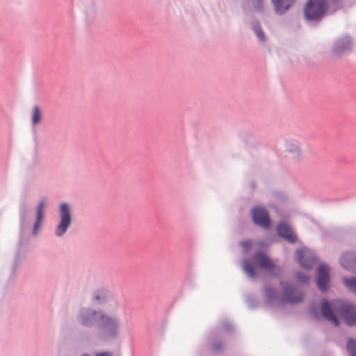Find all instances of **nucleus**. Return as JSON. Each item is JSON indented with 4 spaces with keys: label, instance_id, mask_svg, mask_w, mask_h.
<instances>
[{
    "label": "nucleus",
    "instance_id": "obj_3",
    "mask_svg": "<svg viewBox=\"0 0 356 356\" xmlns=\"http://www.w3.org/2000/svg\"><path fill=\"white\" fill-rule=\"evenodd\" d=\"M326 9V0H308L304 10L305 17L309 20H320Z\"/></svg>",
    "mask_w": 356,
    "mask_h": 356
},
{
    "label": "nucleus",
    "instance_id": "obj_24",
    "mask_svg": "<svg viewBox=\"0 0 356 356\" xmlns=\"http://www.w3.org/2000/svg\"><path fill=\"white\" fill-rule=\"evenodd\" d=\"M273 289H270V288H267V289H266V296H268L269 298H273Z\"/></svg>",
    "mask_w": 356,
    "mask_h": 356
},
{
    "label": "nucleus",
    "instance_id": "obj_14",
    "mask_svg": "<svg viewBox=\"0 0 356 356\" xmlns=\"http://www.w3.org/2000/svg\"><path fill=\"white\" fill-rule=\"evenodd\" d=\"M243 267L245 273L250 277H254L256 275V270L252 263L248 260L245 259L243 262Z\"/></svg>",
    "mask_w": 356,
    "mask_h": 356
},
{
    "label": "nucleus",
    "instance_id": "obj_19",
    "mask_svg": "<svg viewBox=\"0 0 356 356\" xmlns=\"http://www.w3.org/2000/svg\"><path fill=\"white\" fill-rule=\"evenodd\" d=\"M345 283L350 291L356 293V279L345 280Z\"/></svg>",
    "mask_w": 356,
    "mask_h": 356
},
{
    "label": "nucleus",
    "instance_id": "obj_23",
    "mask_svg": "<svg viewBox=\"0 0 356 356\" xmlns=\"http://www.w3.org/2000/svg\"><path fill=\"white\" fill-rule=\"evenodd\" d=\"M222 346L223 344L221 342H217L213 346L212 349L213 350L217 352L220 350L222 348Z\"/></svg>",
    "mask_w": 356,
    "mask_h": 356
},
{
    "label": "nucleus",
    "instance_id": "obj_13",
    "mask_svg": "<svg viewBox=\"0 0 356 356\" xmlns=\"http://www.w3.org/2000/svg\"><path fill=\"white\" fill-rule=\"evenodd\" d=\"M45 207V201L42 200L41 201L37 208V213H36V221L33 226V234H36L38 231L39 230L40 227L42 225V221L44 217V209Z\"/></svg>",
    "mask_w": 356,
    "mask_h": 356
},
{
    "label": "nucleus",
    "instance_id": "obj_16",
    "mask_svg": "<svg viewBox=\"0 0 356 356\" xmlns=\"http://www.w3.org/2000/svg\"><path fill=\"white\" fill-rule=\"evenodd\" d=\"M288 150L294 154L296 156H300L301 154L300 146L298 143H291L287 145Z\"/></svg>",
    "mask_w": 356,
    "mask_h": 356
},
{
    "label": "nucleus",
    "instance_id": "obj_12",
    "mask_svg": "<svg viewBox=\"0 0 356 356\" xmlns=\"http://www.w3.org/2000/svg\"><path fill=\"white\" fill-rule=\"evenodd\" d=\"M277 13L283 14L295 2L296 0H271Z\"/></svg>",
    "mask_w": 356,
    "mask_h": 356
},
{
    "label": "nucleus",
    "instance_id": "obj_25",
    "mask_svg": "<svg viewBox=\"0 0 356 356\" xmlns=\"http://www.w3.org/2000/svg\"><path fill=\"white\" fill-rule=\"evenodd\" d=\"M96 356H112V355L110 353H102L97 354Z\"/></svg>",
    "mask_w": 356,
    "mask_h": 356
},
{
    "label": "nucleus",
    "instance_id": "obj_20",
    "mask_svg": "<svg viewBox=\"0 0 356 356\" xmlns=\"http://www.w3.org/2000/svg\"><path fill=\"white\" fill-rule=\"evenodd\" d=\"M241 247L243 248V250L245 252H248L249 250V248H250V246L252 245V242L250 241H242L241 243Z\"/></svg>",
    "mask_w": 356,
    "mask_h": 356
},
{
    "label": "nucleus",
    "instance_id": "obj_17",
    "mask_svg": "<svg viewBox=\"0 0 356 356\" xmlns=\"http://www.w3.org/2000/svg\"><path fill=\"white\" fill-rule=\"evenodd\" d=\"M347 348L351 356H356V341L352 339H348Z\"/></svg>",
    "mask_w": 356,
    "mask_h": 356
},
{
    "label": "nucleus",
    "instance_id": "obj_22",
    "mask_svg": "<svg viewBox=\"0 0 356 356\" xmlns=\"http://www.w3.org/2000/svg\"><path fill=\"white\" fill-rule=\"evenodd\" d=\"M93 299L95 301H99L104 299V296L102 292H97L93 296Z\"/></svg>",
    "mask_w": 356,
    "mask_h": 356
},
{
    "label": "nucleus",
    "instance_id": "obj_5",
    "mask_svg": "<svg viewBox=\"0 0 356 356\" xmlns=\"http://www.w3.org/2000/svg\"><path fill=\"white\" fill-rule=\"evenodd\" d=\"M296 260L305 269H311L316 261L314 254L309 250H298L296 253Z\"/></svg>",
    "mask_w": 356,
    "mask_h": 356
},
{
    "label": "nucleus",
    "instance_id": "obj_18",
    "mask_svg": "<svg viewBox=\"0 0 356 356\" xmlns=\"http://www.w3.org/2000/svg\"><path fill=\"white\" fill-rule=\"evenodd\" d=\"M254 31L255 33L257 34L258 38L261 41H265L266 40L265 34L263 32V31H262V29H261V28L260 27L259 25H256L254 27Z\"/></svg>",
    "mask_w": 356,
    "mask_h": 356
},
{
    "label": "nucleus",
    "instance_id": "obj_15",
    "mask_svg": "<svg viewBox=\"0 0 356 356\" xmlns=\"http://www.w3.org/2000/svg\"><path fill=\"white\" fill-rule=\"evenodd\" d=\"M41 121V113L38 106L35 105L33 108L32 124L33 126L39 124Z\"/></svg>",
    "mask_w": 356,
    "mask_h": 356
},
{
    "label": "nucleus",
    "instance_id": "obj_2",
    "mask_svg": "<svg viewBox=\"0 0 356 356\" xmlns=\"http://www.w3.org/2000/svg\"><path fill=\"white\" fill-rule=\"evenodd\" d=\"M338 307V312L343 317L346 324L348 325H356V307L348 303L330 302L327 300H324L321 305L322 314L326 320L332 323L335 326H338V319L334 314V312H336Z\"/></svg>",
    "mask_w": 356,
    "mask_h": 356
},
{
    "label": "nucleus",
    "instance_id": "obj_21",
    "mask_svg": "<svg viewBox=\"0 0 356 356\" xmlns=\"http://www.w3.org/2000/svg\"><path fill=\"white\" fill-rule=\"evenodd\" d=\"M297 279L301 282H306L309 280V277L305 275H302L300 273H298L296 275Z\"/></svg>",
    "mask_w": 356,
    "mask_h": 356
},
{
    "label": "nucleus",
    "instance_id": "obj_7",
    "mask_svg": "<svg viewBox=\"0 0 356 356\" xmlns=\"http://www.w3.org/2000/svg\"><path fill=\"white\" fill-rule=\"evenodd\" d=\"M252 216L255 224L264 228L270 225V218L267 211L262 207H255L252 210Z\"/></svg>",
    "mask_w": 356,
    "mask_h": 356
},
{
    "label": "nucleus",
    "instance_id": "obj_26",
    "mask_svg": "<svg viewBox=\"0 0 356 356\" xmlns=\"http://www.w3.org/2000/svg\"><path fill=\"white\" fill-rule=\"evenodd\" d=\"M82 356H89V355H82Z\"/></svg>",
    "mask_w": 356,
    "mask_h": 356
},
{
    "label": "nucleus",
    "instance_id": "obj_8",
    "mask_svg": "<svg viewBox=\"0 0 356 356\" xmlns=\"http://www.w3.org/2000/svg\"><path fill=\"white\" fill-rule=\"evenodd\" d=\"M304 298L302 293L298 289L289 285L284 286L283 301L289 303L300 302Z\"/></svg>",
    "mask_w": 356,
    "mask_h": 356
},
{
    "label": "nucleus",
    "instance_id": "obj_4",
    "mask_svg": "<svg viewBox=\"0 0 356 356\" xmlns=\"http://www.w3.org/2000/svg\"><path fill=\"white\" fill-rule=\"evenodd\" d=\"M59 223L55 229L57 236H63L72 223V215L70 206L67 203H62L59 207Z\"/></svg>",
    "mask_w": 356,
    "mask_h": 356
},
{
    "label": "nucleus",
    "instance_id": "obj_10",
    "mask_svg": "<svg viewBox=\"0 0 356 356\" xmlns=\"http://www.w3.org/2000/svg\"><path fill=\"white\" fill-rule=\"evenodd\" d=\"M277 232L279 236L285 238L290 243H296L297 241L296 236L293 233L291 227L286 223L282 222L277 225Z\"/></svg>",
    "mask_w": 356,
    "mask_h": 356
},
{
    "label": "nucleus",
    "instance_id": "obj_6",
    "mask_svg": "<svg viewBox=\"0 0 356 356\" xmlns=\"http://www.w3.org/2000/svg\"><path fill=\"white\" fill-rule=\"evenodd\" d=\"M253 259L259 267L264 270H268L272 274H275L277 269V266L273 261L264 253L259 252L253 256Z\"/></svg>",
    "mask_w": 356,
    "mask_h": 356
},
{
    "label": "nucleus",
    "instance_id": "obj_9",
    "mask_svg": "<svg viewBox=\"0 0 356 356\" xmlns=\"http://www.w3.org/2000/svg\"><path fill=\"white\" fill-rule=\"evenodd\" d=\"M317 284L321 291H326L328 289L329 283V268L325 265H321L317 269Z\"/></svg>",
    "mask_w": 356,
    "mask_h": 356
},
{
    "label": "nucleus",
    "instance_id": "obj_11",
    "mask_svg": "<svg viewBox=\"0 0 356 356\" xmlns=\"http://www.w3.org/2000/svg\"><path fill=\"white\" fill-rule=\"evenodd\" d=\"M352 47V42L349 37H344L338 40L333 47V51L337 55H341L350 50Z\"/></svg>",
    "mask_w": 356,
    "mask_h": 356
},
{
    "label": "nucleus",
    "instance_id": "obj_1",
    "mask_svg": "<svg viewBox=\"0 0 356 356\" xmlns=\"http://www.w3.org/2000/svg\"><path fill=\"white\" fill-rule=\"evenodd\" d=\"M79 321L85 326L98 324L104 334L108 337H116L120 328V321L117 317L110 316L102 312H95L90 309H83L81 311Z\"/></svg>",
    "mask_w": 356,
    "mask_h": 356
}]
</instances>
